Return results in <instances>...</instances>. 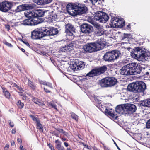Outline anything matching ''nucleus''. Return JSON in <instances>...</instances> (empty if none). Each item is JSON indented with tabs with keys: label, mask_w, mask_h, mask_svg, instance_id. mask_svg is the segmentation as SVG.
<instances>
[{
	"label": "nucleus",
	"mask_w": 150,
	"mask_h": 150,
	"mask_svg": "<svg viewBox=\"0 0 150 150\" xmlns=\"http://www.w3.org/2000/svg\"><path fill=\"white\" fill-rule=\"evenodd\" d=\"M104 107L105 108L104 112L106 115H109L112 119L116 120L117 119L118 117L117 115H115L113 112H112L111 111L108 110L106 106H104Z\"/></svg>",
	"instance_id": "obj_19"
},
{
	"label": "nucleus",
	"mask_w": 150,
	"mask_h": 150,
	"mask_svg": "<svg viewBox=\"0 0 150 150\" xmlns=\"http://www.w3.org/2000/svg\"><path fill=\"white\" fill-rule=\"evenodd\" d=\"M3 43L4 44L9 47H11L13 46L11 44L8 42L6 41L5 42H4Z\"/></svg>",
	"instance_id": "obj_44"
},
{
	"label": "nucleus",
	"mask_w": 150,
	"mask_h": 150,
	"mask_svg": "<svg viewBox=\"0 0 150 150\" xmlns=\"http://www.w3.org/2000/svg\"><path fill=\"white\" fill-rule=\"evenodd\" d=\"M76 7L75 11L76 15H81L85 13L88 10L86 6L84 4L76 2Z\"/></svg>",
	"instance_id": "obj_11"
},
{
	"label": "nucleus",
	"mask_w": 150,
	"mask_h": 150,
	"mask_svg": "<svg viewBox=\"0 0 150 150\" xmlns=\"http://www.w3.org/2000/svg\"><path fill=\"white\" fill-rule=\"evenodd\" d=\"M120 54L119 51L113 50L107 52L104 55L103 59L105 61L112 62L118 58Z\"/></svg>",
	"instance_id": "obj_5"
},
{
	"label": "nucleus",
	"mask_w": 150,
	"mask_h": 150,
	"mask_svg": "<svg viewBox=\"0 0 150 150\" xmlns=\"http://www.w3.org/2000/svg\"><path fill=\"white\" fill-rule=\"evenodd\" d=\"M104 149L106 150H110V149H109V148L107 146H104Z\"/></svg>",
	"instance_id": "obj_64"
},
{
	"label": "nucleus",
	"mask_w": 150,
	"mask_h": 150,
	"mask_svg": "<svg viewBox=\"0 0 150 150\" xmlns=\"http://www.w3.org/2000/svg\"><path fill=\"white\" fill-rule=\"evenodd\" d=\"M55 143L56 144L55 145V147L57 149L61 148L62 146V143L59 139L56 140L55 141Z\"/></svg>",
	"instance_id": "obj_35"
},
{
	"label": "nucleus",
	"mask_w": 150,
	"mask_h": 150,
	"mask_svg": "<svg viewBox=\"0 0 150 150\" xmlns=\"http://www.w3.org/2000/svg\"><path fill=\"white\" fill-rule=\"evenodd\" d=\"M87 2L88 3H91L92 4L95 5L98 0H86ZM100 1V0H99Z\"/></svg>",
	"instance_id": "obj_42"
},
{
	"label": "nucleus",
	"mask_w": 150,
	"mask_h": 150,
	"mask_svg": "<svg viewBox=\"0 0 150 150\" xmlns=\"http://www.w3.org/2000/svg\"><path fill=\"white\" fill-rule=\"evenodd\" d=\"M30 117L34 121H35L36 123H37L38 122L40 121L39 119L36 117L35 116L33 115H30Z\"/></svg>",
	"instance_id": "obj_40"
},
{
	"label": "nucleus",
	"mask_w": 150,
	"mask_h": 150,
	"mask_svg": "<svg viewBox=\"0 0 150 150\" xmlns=\"http://www.w3.org/2000/svg\"><path fill=\"white\" fill-rule=\"evenodd\" d=\"M5 28L7 29L8 31H9L10 30V27L9 25H5Z\"/></svg>",
	"instance_id": "obj_53"
},
{
	"label": "nucleus",
	"mask_w": 150,
	"mask_h": 150,
	"mask_svg": "<svg viewBox=\"0 0 150 150\" xmlns=\"http://www.w3.org/2000/svg\"><path fill=\"white\" fill-rule=\"evenodd\" d=\"M57 15L56 14H55V15H52L50 17L51 18L52 20V21H55V20L57 18Z\"/></svg>",
	"instance_id": "obj_46"
},
{
	"label": "nucleus",
	"mask_w": 150,
	"mask_h": 150,
	"mask_svg": "<svg viewBox=\"0 0 150 150\" xmlns=\"http://www.w3.org/2000/svg\"><path fill=\"white\" fill-rule=\"evenodd\" d=\"M79 42L78 40H76L75 41L72 42L71 44H72V45L73 46V48L74 47L77 48H79L80 46L79 44Z\"/></svg>",
	"instance_id": "obj_37"
},
{
	"label": "nucleus",
	"mask_w": 150,
	"mask_h": 150,
	"mask_svg": "<svg viewBox=\"0 0 150 150\" xmlns=\"http://www.w3.org/2000/svg\"><path fill=\"white\" fill-rule=\"evenodd\" d=\"M95 27L96 30L95 31L96 35L97 36H101L103 35L105 31V30L98 24L96 25Z\"/></svg>",
	"instance_id": "obj_18"
},
{
	"label": "nucleus",
	"mask_w": 150,
	"mask_h": 150,
	"mask_svg": "<svg viewBox=\"0 0 150 150\" xmlns=\"http://www.w3.org/2000/svg\"><path fill=\"white\" fill-rule=\"evenodd\" d=\"M2 90V93L4 96L7 99H9L10 98L11 94L8 91L7 89L4 87H1Z\"/></svg>",
	"instance_id": "obj_23"
},
{
	"label": "nucleus",
	"mask_w": 150,
	"mask_h": 150,
	"mask_svg": "<svg viewBox=\"0 0 150 150\" xmlns=\"http://www.w3.org/2000/svg\"><path fill=\"white\" fill-rule=\"evenodd\" d=\"M34 7V6L33 4H22L17 6L13 11L15 13H17L26 10L32 9Z\"/></svg>",
	"instance_id": "obj_12"
},
{
	"label": "nucleus",
	"mask_w": 150,
	"mask_h": 150,
	"mask_svg": "<svg viewBox=\"0 0 150 150\" xmlns=\"http://www.w3.org/2000/svg\"><path fill=\"white\" fill-rule=\"evenodd\" d=\"M37 128L39 130L43 131V127L42 125L40 123V120L36 123Z\"/></svg>",
	"instance_id": "obj_39"
},
{
	"label": "nucleus",
	"mask_w": 150,
	"mask_h": 150,
	"mask_svg": "<svg viewBox=\"0 0 150 150\" xmlns=\"http://www.w3.org/2000/svg\"><path fill=\"white\" fill-rule=\"evenodd\" d=\"M49 104V105H50L52 108H54L57 111H58V110L57 107V105L53 101L50 102Z\"/></svg>",
	"instance_id": "obj_41"
},
{
	"label": "nucleus",
	"mask_w": 150,
	"mask_h": 150,
	"mask_svg": "<svg viewBox=\"0 0 150 150\" xmlns=\"http://www.w3.org/2000/svg\"><path fill=\"white\" fill-rule=\"evenodd\" d=\"M105 43L104 39L101 38L96 42L87 43L84 46L83 48L87 52L91 53L101 49L105 46Z\"/></svg>",
	"instance_id": "obj_2"
},
{
	"label": "nucleus",
	"mask_w": 150,
	"mask_h": 150,
	"mask_svg": "<svg viewBox=\"0 0 150 150\" xmlns=\"http://www.w3.org/2000/svg\"><path fill=\"white\" fill-rule=\"evenodd\" d=\"M55 129L56 130L58 131L60 133H62L64 130L63 129H60V128H55Z\"/></svg>",
	"instance_id": "obj_54"
},
{
	"label": "nucleus",
	"mask_w": 150,
	"mask_h": 150,
	"mask_svg": "<svg viewBox=\"0 0 150 150\" xmlns=\"http://www.w3.org/2000/svg\"><path fill=\"white\" fill-rule=\"evenodd\" d=\"M125 111L128 113L134 112L136 110V107L134 105L129 103L125 104Z\"/></svg>",
	"instance_id": "obj_17"
},
{
	"label": "nucleus",
	"mask_w": 150,
	"mask_h": 150,
	"mask_svg": "<svg viewBox=\"0 0 150 150\" xmlns=\"http://www.w3.org/2000/svg\"><path fill=\"white\" fill-rule=\"evenodd\" d=\"M61 51L64 52H70L73 50V46L72 44L71 43L67 44L65 46L61 47L60 49Z\"/></svg>",
	"instance_id": "obj_20"
},
{
	"label": "nucleus",
	"mask_w": 150,
	"mask_h": 150,
	"mask_svg": "<svg viewBox=\"0 0 150 150\" xmlns=\"http://www.w3.org/2000/svg\"><path fill=\"white\" fill-rule=\"evenodd\" d=\"M76 6V3L73 4H69L66 6V9L67 11H68L70 9H74L75 10Z\"/></svg>",
	"instance_id": "obj_29"
},
{
	"label": "nucleus",
	"mask_w": 150,
	"mask_h": 150,
	"mask_svg": "<svg viewBox=\"0 0 150 150\" xmlns=\"http://www.w3.org/2000/svg\"><path fill=\"white\" fill-rule=\"evenodd\" d=\"M141 69L137 64L131 63L123 67L120 70L121 74L129 75L140 73Z\"/></svg>",
	"instance_id": "obj_1"
},
{
	"label": "nucleus",
	"mask_w": 150,
	"mask_h": 150,
	"mask_svg": "<svg viewBox=\"0 0 150 150\" xmlns=\"http://www.w3.org/2000/svg\"><path fill=\"white\" fill-rule=\"evenodd\" d=\"M17 141L18 143H20V144H21L22 143V139L20 138H18L17 139Z\"/></svg>",
	"instance_id": "obj_62"
},
{
	"label": "nucleus",
	"mask_w": 150,
	"mask_h": 150,
	"mask_svg": "<svg viewBox=\"0 0 150 150\" xmlns=\"http://www.w3.org/2000/svg\"><path fill=\"white\" fill-rule=\"evenodd\" d=\"M45 85L49 87L50 88H53L52 84L49 82H46Z\"/></svg>",
	"instance_id": "obj_47"
},
{
	"label": "nucleus",
	"mask_w": 150,
	"mask_h": 150,
	"mask_svg": "<svg viewBox=\"0 0 150 150\" xmlns=\"http://www.w3.org/2000/svg\"><path fill=\"white\" fill-rule=\"evenodd\" d=\"M132 53V57L138 61H142L145 58L150 56V53L142 47H135Z\"/></svg>",
	"instance_id": "obj_3"
},
{
	"label": "nucleus",
	"mask_w": 150,
	"mask_h": 150,
	"mask_svg": "<svg viewBox=\"0 0 150 150\" xmlns=\"http://www.w3.org/2000/svg\"><path fill=\"white\" fill-rule=\"evenodd\" d=\"M131 35L130 34H124L123 38H129L130 36Z\"/></svg>",
	"instance_id": "obj_49"
},
{
	"label": "nucleus",
	"mask_w": 150,
	"mask_h": 150,
	"mask_svg": "<svg viewBox=\"0 0 150 150\" xmlns=\"http://www.w3.org/2000/svg\"><path fill=\"white\" fill-rule=\"evenodd\" d=\"M13 6V3L9 1L0 2V11L4 12H8Z\"/></svg>",
	"instance_id": "obj_10"
},
{
	"label": "nucleus",
	"mask_w": 150,
	"mask_h": 150,
	"mask_svg": "<svg viewBox=\"0 0 150 150\" xmlns=\"http://www.w3.org/2000/svg\"><path fill=\"white\" fill-rule=\"evenodd\" d=\"M77 66L78 70L82 68L84 66V63L82 62L79 61L77 59L75 60Z\"/></svg>",
	"instance_id": "obj_32"
},
{
	"label": "nucleus",
	"mask_w": 150,
	"mask_h": 150,
	"mask_svg": "<svg viewBox=\"0 0 150 150\" xmlns=\"http://www.w3.org/2000/svg\"><path fill=\"white\" fill-rule=\"evenodd\" d=\"M65 32L67 35L72 37L73 38L74 37L73 33L75 32V29L74 26L70 23H68L65 25Z\"/></svg>",
	"instance_id": "obj_15"
},
{
	"label": "nucleus",
	"mask_w": 150,
	"mask_h": 150,
	"mask_svg": "<svg viewBox=\"0 0 150 150\" xmlns=\"http://www.w3.org/2000/svg\"><path fill=\"white\" fill-rule=\"evenodd\" d=\"M22 41L24 44H25L26 46L29 47V48L30 47V45L27 42L25 41V40H22Z\"/></svg>",
	"instance_id": "obj_50"
},
{
	"label": "nucleus",
	"mask_w": 150,
	"mask_h": 150,
	"mask_svg": "<svg viewBox=\"0 0 150 150\" xmlns=\"http://www.w3.org/2000/svg\"><path fill=\"white\" fill-rule=\"evenodd\" d=\"M38 5H43L50 3L52 0H33Z\"/></svg>",
	"instance_id": "obj_22"
},
{
	"label": "nucleus",
	"mask_w": 150,
	"mask_h": 150,
	"mask_svg": "<svg viewBox=\"0 0 150 150\" xmlns=\"http://www.w3.org/2000/svg\"><path fill=\"white\" fill-rule=\"evenodd\" d=\"M18 108L20 109H22L24 106V104L21 100H18L16 103Z\"/></svg>",
	"instance_id": "obj_36"
},
{
	"label": "nucleus",
	"mask_w": 150,
	"mask_h": 150,
	"mask_svg": "<svg viewBox=\"0 0 150 150\" xmlns=\"http://www.w3.org/2000/svg\"><path fill=\"white\" fill-rule=\"evenodd\" d=\"M47 144L51 150H55L54 146L50 143H47Z\"/></svg>",
	"instance_id": "obj_43"
},
{
	"label": "nucleus",
	"mask_w": 150,
	"mask_h": 150,
	"mask_svg": "<svg viewBox=\"0 0 150 150\" xmlns=\"http://www.w3.org/2000/svg\"><path fill=\"white\" fill-rule=\"evenodd\" d=\"M117 82V80L115 78L106 77L102 79L100 83L102 87H107L115 85Z\"/></svg>",
	"instance_id": "obj_6"
},
{
	"label": "nucleus",
	"mask_w": 150,
	"mask_h": 150,
	"mask_svg": "<svg viewBox=\"0 0 150 150\" xmlns=\"http://www.w3.org/2000/svg\"><path fill=\"white\" fill-rule=\"evenodd\" d=\"M16 88L18 90H19V91H20V92L21 91V92H24V90L21 86H18Z\"/></svg>",
	"instance_id": "obj_51"
},
{
	"label": "nucleus",
	"mask_w": 150,
	"mask_h": 150,
	"mask_svg": "<svg viewBox=\"0 0 150 150\" xmlns=\"http://www.w3.org/2000/svg\"><path fill=\"white\" fill-rule=\"evenodd\" d=\"M125 106V104L122 105H117L115 108V111L116 112L119 113H123L125 111V107L124 106Z\"/></svg>",
	"instance_id": "obj_21"
},
{
	"label": "nucleus",
	"mask_w": 150,
	"mask_h": 150,
	"mask_svg": "<svg viewBox=\"0 0 150 150\" xmlns=\"http://www.w3.org/2000/svg\"><path fill=\"white\" fill-rule=\"evenodd\" d=\"M42 37L46 36H49V28L46 27L40 28Z\"/></svg>",
	"instance_id": "obj_24"
},
{
	"label": "nucleus",
	"mask_w": 150,
	"mask_h": 150,
	"mask_svg": "<svg viewBox=\"0 0 150 150\" xmlns=\"http://www.w3.org/2000/svg\"><path fill=\"white\" fill-rule=\"evenodd\" d=\"M49 36H53L56 35L58 33V30L57 28L52 27L49 28Z\"/></svg>",
	"instance_id": "obj_26"
},
{
	"label": "nucleus",
	"mask_w": 150,
	"mask_h": 150,
	"mask_svg": "<svg viewBox=\"0 0 150 150\" xmlns=\"http://www.w3.org/2000/svg\"><path fill=\"white\" fill-rule=\"evenodd\" d=\"M23 92H18V93H19V95L20 96H23V95L24 94L23 93Z\"/></svg>",
	"instance_id": "obj_63"
},
{
	"label": "nucleus",
	"mask_w": 150,
	"mask_h": 150,
	"mask_svg": "<svg viewBox=\"0 0 150 150\" xmlns=\"http://www.w3.org/2000/svg\"><path fill=\"white\" fill-rule=\"evenodd\" d=\"M63 134L65 136H67L68 134V133L67 132H66L65 131H63L62 132Z\"/></svg>",
	"instance_id": "obj_60"
},
{
	"label": "nucleus",
	"mask_w": 150,
	"mask_h": 150,
	"mask_svg": "<svg viewBox=\"0 0 150 150\" xmlns=\"http://www.w3.org/2000/svg\"><path fill=\"white\" fill-rule=\"evenodd\" d=\"M107 68L104 65L98 68L92 69L86 75L87 76L92 77L100 75L105 72L107 70Z\"/></svg>",
	"instance_id": "obj_7"
},
{
	"label": "nucleus",
	"mask_w": 150,
	"mask_h": 150,
	"mask_svg": "<svg viewBox=\"0 0 150 150\" xmlns=\"http://www.w3.org/2000/svg\"><path fill=\"white\" fill-rule=\"evenodd\" d=\"M28 85L30 88L33 90H35L36 86L34 85L33 82L31 81L30 79H28Z\"/></svg>",
	"instance_id": "obj_33"
},
{
	"label": "nucleus",
	"mask_w": 150,
	"mask_h": 150,
	"mask_svg": "<svg viewBox=\"0 0 150 150\" xmlns=\"http://www.w3.org/2000/svg\"><path fill=\"white\" fill-rule=\"evenodd\" d=\"M45 11L42 10L37 9H34L32 11H30V13L28 15V17H31L34 19H37L38 21H41L40 17H43L45 14Z\"/></svg>",
	"instance_id": "obj_8"
},
{
	"label": "nucleus",
	"mask_w": 150,
	"mask_h": 150,
	"mask_svg": "<svg viewBox=\"0 0 150 150\" xmlns=\"http://www.w3.org/2000/svg\"><path fill=\"white\" fill-rule=\"evenodd\" d=\"M32 101H33L34 103L38 105L40 107H42L45 105L43 102L41 101L40 99L36 97H33L32 100Z\"/></svg>",
	"instance_id": "obj_25"
},
{
	"label": "nucleus",
	"mask_w": 150,
	"mask_h": 150,
	"mask_svg": "<svg viewBox=\"0 0 150 150\" xmlns=\"http://www.w3.org/2000/svg\"><path fill=\"white\" fill-rule=\"evenodd\" d=\"M118 20V18L117 17H115L112 18L110 21V24L112 27L116 28V23H117V20Z\"/></svg>",
	"instance_id": "obj_27"
},
{
	"label": "nucleus",
	"mask_w": 150,
	"mask_h": 150,
	"mask_svg": "<svg viewBox=\"0 0 150 150\" xmlns=\"http://www.w3.org/2000/svg\"><path fill=\"white\" fill-rule=\"evenodd\" d=\"M16 132V129L15 128L13 129L11 131V133L12 134H15Z\"/></svg>",
	"instance_id": "obj_58"
},
{
	"label": "nucleus",
	"mask_w": 150,
	"mask_h": 150,
	"mask_svg": "<svg viewBox=\"0 0 150 150\" xmlns=\"http://www.w3.org/2000/svg\"><path fill=\"white\" fill-rule=\"evenodd\" d=\"M40 22L32 18H30L26 19L21 22L22 25H34L40 23Z\"/></svg>",
	"instance_id": "obj_14"
},
{
	"label": "nucleus",
	"mask_w": 150,
	"mask_h": 150,
	"mask_svg": "<svg viewBox=\"0 0 150 150\" xmlns=\"http://www.w3.org/2000/svg\"><path fill=\"white\" fill-rule=\"evenodd\" d=\"M109 19V16L105 13L99 11L96 12L94 17L95 20L99 21L101 23H106Z\"/></svg>",
	"instance_id": "obj_9"
},
{
	"label": "nucleus",
	"mask_w": 150,
	"mask_h": 150,
	"mask_svg": "<svg viewBox=\"0 0 150 150\" xmlns=\"http://www.w3.org/2000/svg\"><path fill=\"white\" fill-rule=\"evenodd\" d=\"M51 133L55 136H57L58 135L57 133L55 131H52Z\"/></svg>",
	"instance_id": "obj_61"
},
{
	"label": "nucleus",
	"mask_w": 150,
	"mask_h": 150,
	"mask_svg": "<svg viewBox=\"0 0 150 150\" xmlns=\"http://www.w3.org/2000/svg\"><path fill=\"white\" fill-rule=\"evenodd\" d=\"M146 127L147 128H150V119H149L146 122Z\"/></svg>",
	"instance_id": "obj_45"
},
{
	"label": "nucleus",
	"mask_w": 150,
	"mask_h": 150,
	"mask_svg": "<svg viewBox=\"0 0 150 150\" xmlns=\"http://www.w3.org/2000/svg\"><path fill=\"white\" fill-rule=\"evenodd\" d=\"M146 88V84L143 81H138L134 83L130 84L127 89L130 91L139 93H143Z\"/></svg>",
	"instance_id": "obj_4"
},
{
	"label": "nucleus",
	"mask_w": 150,
	"mask_h": 150,
	"mask_svg": "<svg viewBox=\"0 0 150 150\" xmlns=\"http://www.w3.org/2000/svg\"><path fill=\"white\" fill-rule=\"evenodd\" d=\"M125 21L122 20V19H120L118 18V20H117V23H116V28H121L123 27L125 25Z\"/></svg>",
	"instance_id": "obj_28"
},
{
	"label": "nucleus",
	"mask_w": 150,
	"mask_h": 150,
	"mask_svg": "<svg viewBox=\"0 0 150 150\" xmlns=\"http://www.w3.org/2000/svg\"><path fill=\"white\" fill-rule=\"evenodd\" d=\"M40 84L45 85L46 82L45 81H40Z\"/></svg>",
	"instance_id": "obj_59"
},
{
	"label": "nucleus",
	"mask_w": 150,
	"mask_h": 150,
	"mask_svg": "<svg viewBox=\"0 0 150 150\" xmlns=\"http://www.w3.org/2000/svg\"><path fill=\"white\" fill-rule=\"evenodd\" d=\"M81 30L82 33L88 35L93 32V28L91 25L84 23L81 25Z\"/></svg>",
	"instance_id": "obj_13"
},
{
	"label": "nucleus",
	"mask_w": 150,
	"mask_h": 150,
	"mask_svg": "<svg viewBox=\"0 0 150 150\" xmlns=\"http://www.w3.org/2000/svg\"><path fill=\"white\" fill-rule=\"evenodd\" d=\"M141 105L143 106L150 107V99H146L142 102Z\"/></svg>",
	"instance_id": "obj_30"
},
{
	"label": "nucleus",
	"mask_w": 150,
	"mask_h": 150,
	"mask_svg": "<svg viewBox=\"0 0 150 150\" xmlns=\"http://www.w3.org/2000/svg\"><path fill=\"white\" fill-rule=\"evenodd\" d=\"M144 75L145 76L148 77V76H149V77H150V71L146 72L145 74H144Z\"/></svg>",
	"instance_id": "obj_55"
},
{
	"label": "nucleus",
	"mask_w": 150,
	"mask_h": 150,
	"mask_svg": "<svg viewBox=\"0 0 150 150\" xmlns=\"http://www.w3.org/2000/svg\"><path fill=\"white\" fill-rule=\"evenodd\" d=\"M44 91L46 93H49L51 92V91L49 90L47 88H46L45 87L44 88Z\"/></svg>",
	"instance_id": "obj_56"
},
{
	"label": "nucleus",
	"mask_w": 150,
	"mask_h": 150,
	"mask_svg": "<svg viewBox=\"0 0 150 150\" xmlns=\"http://www.w3.org/2000/svg\"><path fill=\"white\" fill-rule=\"evenodd\" d=\"M70 67L71 69L74 71H77L78 70L77 69V66L75 60L71 63Z\"/></svg>",
	"instance_id": "obj_31"
},
{
	"label": "nucleus",
	"mask_w": 150,
	"mask_h": 150,
	"mask_svg": "<svg viewBox=\"0 0 150 150\" xmlns=\"http://www.w3.org/2000/svg\"><path fill=\"white\" fill-rule=\"evenodd\" d=\"M93 98L96 102L95 105L98 107H100V104H101V100L98 98V96H94Z\"/></svg>",
	"instance_id": "obj_34"
},
{
	"label": "nucleus",
	"mask_w": 150,
	"mask_h": 150,
	"mask_svg": "<svg viewBox=\"0 0 150 150\" xmlns=\"http://www.w3.org/2000/svg\"><path fill=\"white\" fill-rule=\"evenodd\" d=\"M71 118L74 120L76 122H77L79 120L78 116L74 112H72L71 114Z\"/></svg>",
	"instance_id": "obj_38"
},
{
	"label": "nucleus",
	"mask_w": 150,
	"mask_h": 150,
	"mask_svg": "<svg viewBox=\"0 0 150 150\" xmlns=\"http://www.w3.org/2000/svg\"><path fill=\"white\" fill-rule=\"evenodd\" d=\"M40 28L34 30L31 32V38L33 39H39L42 38Z\"/></svg>",
	"instance_id": "obj_16"
},
{
	"label": "nucleus",
	"mask_w": 150,
	"mask_h": 150,
	"mask_svg": "<svg viewBox=\"0 0 150 150\" xmlns=\"http://www.w3.org/2000/svg\"><path fill=\"white\" fill-rule=\"evenodd\" d=\"M22 99L23 100H28V97L26 96V95L25 94H24V95H23V96H22Z\"/></svg>",
	"instance_id": "obj_52"
},
{
	"label": "nucleus",
	"mask_w": 150,
	"mask_h": 150,
	"mask_svg": "<svg viewBox=\"0 0 150 150\" xmlns=\"http://www.w3.org/2000/svg\"><path fill=\"white\" fill-rule=\"evenodd\" d=\"M9 125L11 127H13L14 125V123L11 120H9Z\"/></svg>",
	"instance_id": "obj_48"
},
{
	"label": "nucleus",
	"mask_w": 150,
	"mask_h": 150,
	"mask_svg": "<svg viewBox=\"0 0 150 150\" xmlns=\"http://www.w3.org/2000/svg\"><path fill=\"white\" fill-rule=\"evenodd\" d=\"M9 146V145L8 144H6L4 147L5 150H8Z\"/></svg>",
	"instance_id": "obj_57"
}]
</instances>
